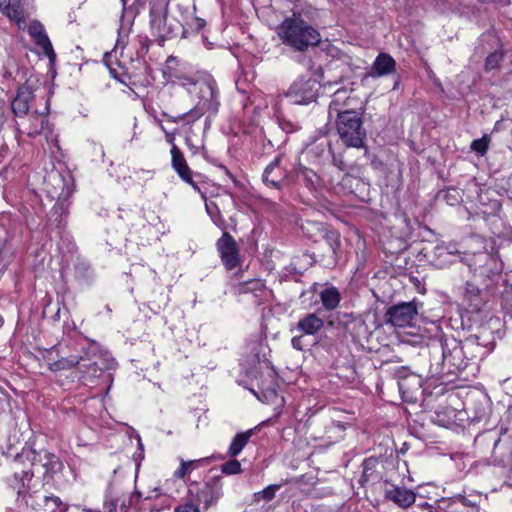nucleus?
Listing matches in <instances>:
<instances>
[{"mask_svg":"<svg viewBox=\"0 0 512 512\" xmlns=\"http://www.w3.org/2000/svg\"><path fill=\"white\" fill-rule=\"evenodd\" d=\"M37 499L42 503L38 502L37 505L41 507L43 512H57V510L64 511L66 508L62 503L61 499L57 496L46 495L44 493L37 492Z\"/></svg>","mask_w":512,"mask_h":512,"instance_id":"obj_22","label":"nucleus"},{"mask_svg":"<svg viewBox=\"0 0 512 512\" xmlns=\"http://www.w3.org/2000/svg\"><path fill=\"white\" fill-rule=\"evenodd\" d=\"M308 171L306 170L305 173H307ZM305 178H307V180H310V177H308L307 174H305Z\"/></svg>","mask_w":512,"mask_h":512,"instance_id":"obj_44","label":"nucleus"},{"mask_svg":"<svg viewBox=\"0 0 512 512\" xmlns=\"http://www.w3.org/2000/svg\"><path fill=\"white\" fill-rule=\"evenodd\" d=\"M384 497L401 508L411 506L416 499L412 490L389 484L387 481L384 482Z\"/></svg>","mask_w":512,"mask_h":512,"instance_id":"obj_16","label":"nucleus"},{"mask_svg":"<svg viewBox=\"0 0 512 512\" xmlns=\"http://www.w3.org/2000/svg\"><path fill=\"white\" fill-rule=\"evenodd\" d=\"M314 228L317 230V231H321L322 230V225L320 223H314Z\"/></svg>","mask_w":512,"mask_h":512,"instance_id":"obj_39","label":"nucleus"},{"mask_svg":"<svg viewBox=\"0 0 512 512\" xmlns=\"http://www.w3.org/2000/svg\"><path fill=\"white\" fill-rule=\"evenodd\" d=\"M418 314L415 302H403L390 307L386 313V322L394 327L411 326Z\"/></svg>","mask_w":512,"mask_h":512,"instance_id":"obj_9","label":"nucleus"},{"mask_svg":"<svg viewBox=\"0 0 512 512\" xmlns=\"http://www.w3.org/2000/svg\"><path fill=\"white\" fill-rule=\"evenodd\" d=\"M504 54L501 51H495L488 55L485 62L486 70H493L499 67Z\"/></svg>","mask_w":512,"mask_h":512,"instance_id":"obj_28","label":"nucleus"},{"mask_svg":"<svg viewBox=\"0 0 512 512\" xmlns=\"http://www.w3.org/2000/svg\"><path fill=\"white\" fill-rule=\"evenodd\" d=\"M325 239L328 242L331 249L333 250V252H335L336 249L339 248V246H340L339 234L336 231H334V230L326 231Z\"/></svg>","mask_w":512,"mask_h":512,"instance_id":"obj_32","label":"nucleus"},{"mask_svg":"<svg viewBox=\"0 0 512 512\" xmlns=\"http://www.w3.org/2000/svg\"><path fill=\"white\" fill-rule=\"evenodd\" d=\"M171 157H172V167L178 173L180 178L186 183L192 185V187L196 190H199L198 186L192 180V173L190 168L188 167L185 157L180 149L173 145L171 148Z\"/></svg>","mask_w":512,"mask_h":512,"instance_id":"obj_18","label":"nucleus"},{"mask_svg":"<svg viewBox=\"0 0 512 512\" xmlns=\"http://www.w3.org/2000/svg\"><path fill=\"white\" fill-rule=\"evenodd\" d=\"M362 466L363 471L359 479V483L362 486L376 484L382 479L383 465L379 459L374 457L367 458L363 462Z\"/></svg>","mask_w":512,"mask_h":512,"instance_id":"obj_17","label":"nucleus"},{"mask_svg":"<svg viewBox=\"0 0 512 512\" xmlns=\"http://www.w3.org/2000/svg\"><path fill=\"white\" fill-rule=\"evenodd\" d=\"M253 431L238 433L232 440L228 453L231 457H235L241 453L243 448L246 446L249 438L252 436Z\"/></svg>","mask_w":512,"mask_h":512,"instance_id":"obj_24","label":"nucleus"},{"mask_svg":"<svg viewBox=\"0 0 512 512\" xmlns=\"http://www.w3.org/2000/svg\"><path fill=\"white\" fill-rule=\"evenodd\" d=\"M282 487L281 484H271L264 488L263 490L254 493V502H259L261 499L265 501H271L275 495L276 492Z\"/></svg>","mask_w":512,"mask_h":512,"instance_id":"obj_26","label":"nucleus"},{"mask_svg":"<svg viewBox=\"0 0 512 512\" xmlns=\"http://www.w3.org/2000/svg\"><path fill=\"white\" fill-rule=\"evenodd\" d=\"M125 45H126L125 39L123 37L119 36V38L117 39L116 48H118V47L124 48Z\"/></svg>","mask_w":512,"mask_h":512,"instance_id":"obj_37","label":"nucleus"},{"mask_svg":"<svg viewBox=\"0 0 512 512\" xmlns=\"http://www.w3.org/2000/svg\"><path fill=\"white\" fill-rule=\"evenodd\" d=\"M221 260L228 270L239 265V251L235 239L227 232L223 233L216 243Z\"/></svg>","mask_w":512,"mask_h":512,"instance_id":"obj_13","label":"nucleus"},{"mask_svg":"<svg viewBox=\"0 0 512 512\" xmlns=\"http://www.w3.org/2000/svg\"><path fill=\"white\" fill-rule=\"evenodd\" d=\"M26 130H27V131H26L27 135H28V136H30V135H31V132L29 131V127H28V128H26Z\"/></svg>","mask_w":512,"mask_h":512,"instance_id":"obj_42","label":"nucleus"},{"mask_svg":"<svg viewBox=\"0 0 512 512\" xmlns=\"http://www.w3.org/2000/svg\"><path fill=\"white\" fill-rule=\"evenodd\" d=\"M302 339H303V336H295V337H293L292 340H291L292 346L295 349L303 350Z\"/></svg>","mask_w":512,"mask_h":512,"instance_id":"obj_35","label":"nucleus"},{"mask_svg":"<svg viewBox=\"0 0 512 512\" xmlns=\"http://www.w3.org/2000/svg\"><path fill=\"white\" fill-rule=\"evenodd\" d=\"M277 35L283 44L299 52L316 47L321 41L318 30L296 14L283 20L277 28Z\"/></svg>","mask_w":512,"mask_h":512,"instance_id":"obj_1","label":"nucleus"},{"mask_svg":"<svg viewBox=\"0 0 512 512\" xmlns=\"http://www.w3.org/2000/svg\"><path fill=\"white\" fill-rule=\"evenodd\" d=\"M206 461H207V459L189 460V461H185V460L181 459L179 468L174 472V477L177 479H183L193 469L198 468L200 466V464H202Z\"/></svg>","mask_w":512,"mask_h":512,"instance_id":"obj_25","label":"nucleus"},{"mask_svg":"<svg viewBox=\"0 0 512 512\" xmlns=\"http://www.w3.org/2000/svg\"><path fill=\"white\" fill-rule=\"evenodd\" d=\"M333 164L339 168V170L343 171L345 169L344 162L341 159L333 158Z\"/></svg>","mask_w":512,"mask_h":512,"instance_id":"obj_36","label":"nucleus"},{"mask_svg":"<svg viewBox=\"0 0 512 512\" xmlns=\"http://www.w3.org/2000/svg\"><path fill=\"white\" fill-rule=\"evenodd\" d=\"M32 103V89L29 85H24L23 87L19 88L16 97L12 101V110L17 118L16 125L18 126V130L25 132L21 129V126H23V122H20V120L24 118H28L30 120L31 116L29 114V110Z\"/></svg>","mask_w":512,"mask_h":512,"instance_id":"obj_12","label":"nucleus"},{"mask_svg":"<svg viewBox=\"0 0 512 512\" xmlns=\"http://www.w3.org/2000/svg\"><path fill=\"white\" fill-rule=\"evenodd\" d=\"M320 85L316 79L312 77H299L290 86L287 97L291 99L294 104H309L317 99Z\"/></svg>","mask_w":512,"mask_h":512,"instance_id":"obj_7","label":"nucleus"},{"mask_svg":"<svg viewBox=\"0 0 512 512\" xmlns=\"http://www.w3.org/2000/svg\"><path fill=\"white\" fill-rule=\"evenodd\" d=\"M40 121L42 128L39 134L44 135L48 142H51L54 145V147L59 149V146L57 144V136L53 133V129L49 126L48 123H46V126L44 127L45 117H40Z\"/></svg>","mask_w":512,"mask_h":512,"instance_id":"obj_29","label":"nucleus"},{"mask_svg":"<svg viewBox=\"0 0 512 512\" xmlns=\"http://www.w3.org/2000/svg\"><path fill=\"white\" fill-rule=\"evenodd\" d=\"M448 252H449L450 254H454V253H457L458 251H457V250L450 249Z\"/></svg>","mask_w":512,"mask_h":512,"instance_id":"obj_41","label":"nucleus"},{"mask_svg":"<svg viewBox=\"0 0 512 512\" xmlns=\"http://www.w3.org/2000/svg\"><path fill=\"white\" fill-rule=\"evenodd\" d=\"M222 480V476H214L206 481L201 489L197 490L196 498L204 504L205 509L215 505L223 496Z\"/></svg>","mask_w":512,"mask_h":512,"instance_id":"obj_10","label":"nucleus"},{"mask_svg":"<svg viewBox=\"0 0 512 512\" xmlns=\"http://www.w3.org/2000/svg\"><path fill=\"white\" fill-rule=\"evenodd\" d=\"M9 265V256L4 251L0 250V278Z\"/></svg>","mask_w":512,"mask_h":512,"instance_id":"obj_34","label":"nucleus"},{"mask_svg":"<svg viewBox=\"0 0 512 512\" xmlns=\"http://www.w3.org/2000/svg\"><path fill=\"white\" fill-rule=\"evenodd\" d=\"M0 10L10 20L15 22L20 30L27 31L32 36V25L28 23L23 4L20 0H0Z\"/></svg>","mask_w":512,"mask_h":512,"instance_id":"obj_11","label":"nucleus"},{"mask_svg":"<svg viewBox=\"0 0 512 512\" xmlns=\"http://www.w3.org/2000/svg\"><path fill=\"white\" fill-rule=\"evenodd\" d=\"M198 93V102L188 111L181 113L177 116H172L163 113L167 119L173 123L184 121L186 124H191L200 119L206 112L213 114L217 113L219 108V101L217 100V87L214 81L194 82L190 80Z\"/></svg>","mask_w":512,"mask_h":512,"instance_id":"obj_2","label":"nucleus"},{"mask_svg":"<svg viewBox=\"0 0 512 512\" xmlns=\"http://www.w3.org/2000/svg\"><path fill=\"white\" fill-rule=\"evenodd\" d=\"M63 468V463L56 455L34 451V476L42 480V486L46 492L63 486Z\"/></svg>","mask_w":512,"mask_h":512,"instance_id":"obj_4","label":"nucleus"},{"mask_svg":"<svg viewBox=\"0 0 512 512\" xmlns=\"http://www.w3.org/2000/svg\"><path fill=\"white\" fill-rule=\"evenodd\" d=\"M253 363H256V362H259V357L258 355L256 354L252 360Z\"/></svg>","mask_w":512,"mask_h":512,"instance_id":"obj_40","label":"nucleus"},{"mask_svg":"<svg viewBox=\"0 0 512 512\" xmlns=\"http://www.w3.org/2000/svg\"><path fill=\"white\" fill-rule=\"evenodd\" d=\"M339 97H340V92H339V91H337V92L334 94V99H333V100H332V102H331L330 109H332V105H333V104H335V103L338 101Z\"/></svg>","mask_w":512,"mask_h":512,"instance_id":"obj_38","label":"nucleus"},{"mask_svg":"<svg viewBox=\"0 0 512 512\" xmlns=\"http://www.w3.org/2000/svg\"><path fill=\"white\" fill-rule=\"evenodd\" d=\"M2 323H3V320H2V318L0 317V326L2 325Z\"/></svg>","mask_w":512,"mask_h":512,"instance_id":"obj_47","label":"nucleus"},{"mask_svg":"<svg viewBox=\"0 0 512 512\" xmlns=\"http://www.w3.org/2000/svg\"><path fill=\"white\" fill-rule=\"evenodd\" d=\"M150 16V25L154 34L163 40L170 38L173 33V29L166 25V12L158 9H151Z\"/></svg>","mask_w":512,"mask_h":512,"instance_id":"obj_19","label":"nucleus"},{"mask_svg":"<svg viewBox=\"0 0 512 512\" xmlns=\"http://www.w3.org/2000/svg\"><path fill=\"white\" fill-rule=\"evenodd\" d=\"M34 45L36 47L34 49L35 54L39 57L45 56L48 58V73L54 78L56 75V53L43 25L36 20H34Z\"/></svg>","mask_w":512,"mask_h":512,"instance_id":"obj_8","label":"nucleus"},{"mask_svg":"<svg viewBox=\"0 0 512 512\" xmlns=\"http://www.w3.org/2000/svg\"><path fill=\"white\" fill-rule=\"evenodd\" d=\"M43 190L51 199H56L52 209V215L65 210L64 203L70 198L74 191V178L70 172L62 173L51 169L43 178Z\"/></svg>","mask_w":512,"mask_h":512,"instance_id":"obj_5","label":"nucleus"},{"mask_svg":"<svg viewBox=\"0 0 512 512\" xmlns=\"http://www.w3.org/2000/svg\"><path fill=\"white\" fill-rule=\"evenodd\" d=\"M308 171L306 170L305 173H307ZM305 178H307V180H310V177H308L307 174H305Z\"/></svg>","mask_w":512,"mask_h":512,"instance_id":"obj_43","label":"nucleus"},{"mask_svg":"<svg viewBox=\"0 0 512 512\" xmlns=\"http://www.w3.org/2000/svg\"><path fill=\"white\" fill-rule=\"evenodd\" d=\"M337 111L336 127L340 140L346 147L362 148L366 130L360 114L353 110Z\"/></svg>","mask_w":512,"mask_h":512,"instance_id":"obj_3","label":"nucleus"},{"mask_svg":"<svg viewBox=\"0 0 512 512\" xmlns=\"http://www.w3.org/2000/svg\"><path fill=\"white\" fill-rule=\"evenodd\" d=\"M320 298L326 309L333 310L338 306L341 296L335 287H329L320 293Z\"/></svg>","mask_w":512,"mask_h":512,"instance_id":"obj_23","label":"nucleus"},{"mask_svg":"<svg viewBox=\"0 0 512 512\" xmlns=\"http://www.w3.org/2000/svg\"><path fill=\"white\" fill-rule=\"evenodd\" d=\"M31 450L24 448L23 451L14 458L15 472L13 488L17 490L18 501L28 507V499L30 498V474L32 468V460L29 459Z\"/></svg>","mask_w":512,"mask_h":512,"instance_id":"obj_6","label":"nucleus"},{"mask_svg":"<svg viewBox=\"0 0 512 512\" xmlns=\"http://www.w3.org/2000/svg\"><path fill=\"white\" fill-rule=\"evenodd\" d=\"M88 357L94 358V361L89 365V370H92L91 375L94 377L99 376L98 372L105 369L112 368L114 360L110 359L109 353L103 350L102 347L95 341L89 343L88 348L85 350Z\"/></svg>","mask_w":512,"mask_h":512,"instance_id":"obj_14","label":"nucleus"},{"mask_svg":"<svg viewBox=\"0 0 512 512\" xmlns=\"http://www.w3.org/2000/svg\"><path fill=\"white\" fill-rule=\"evenodd\" d=\"M79 364V358L72 356L70 358H62L54 363L49 364V369L52 371L70 369Z\"/></svg>","mask_w":512,"mask_h":512,"instance_id":"obj_27","label":"nucleus"},{"mask_svg":"<svg viewBox=\"0 0 512 512\" xmlns=\"http://www.w3.org/2000/svg\"><path fill=\"white\" fill-rule=\"evenodd\" d=\"M395 68H396L395 60L387 53H380L376 57L373 65L371 67V70H372L371 75L377 76V77L388 75V74H391L392 72H394Z\"/></svg>","mask_w":512,"mask_h":512,"instance_id":"obj_20","label":"nucleus"},{"mask_svg":"<svg viewBox=\"0 0 512 512\" xmlns=\"http://www.w3.org/2000/svg\"><path fill=\"white\" fill-rule=\"evenodd\" d=\"M324 321L315 313H310L297 323V329L306 335H314L322 329Z\"/></svg>","mask_w":512,"mask_h":512,"instance_id":"obj_21","label":"nucleus"},{"mask_svg":"<svg viewBox=\"0 0 512 512\" xmlns=\"http://www.w3.org/2000/svg\"><path fill=\"white\" fill-rule=\"evenodd\" d=\"M174 512H200V510L197 505L189 501L176 507Z\"/></svg>","mask_w":512,"mask_h":512,"instance_id":"obj_33","label":"nucleus"},{"mask_svg":"<svg viewBox=\"0 0 512 512\" xmlns=\"http://www.w3.org/2000/svg\"><path fill=\"white\" fill-rule=\"evenodd\" d=\"M221 471L227 475H234L241 472V464L238 460H230L221 466Z\"/></svg>","mask_w":512,"mask_h":512,"instance_id":"obj_31","label":"nucleus"},{"mask_svg":"<svg viewBox=\"0 0 512 512\" xmlns=\"http://www.w3.org/2000/svg\"><path fill=\"white\" fill-rule=\"evenodd\" d=\"M161 129L167 134L166 130L164 129V126H161Z\"/></svg>","mask_w":512,"mask_h":512,"instance_id":"obj_45","label":"nucleus"},{"mask_svg":"<svg viewBox=\"0 0 512 512\" xmlns=\"http://www.w3.org/2000/svg\"><path fill=\"white\" fill-rule=\"evenodd\" d=\"M402 387H403V384L399 383V388L402 389Z\"/></svg>","mask_w":512,"mask_h":512,"instance_id":"obj_46","label":"nucleus"},{"mask_svg":"<svg viewBox=\"0 0 512 512\" xmlns=\"http://www.w3.org/2000/svg\"><path fill=\"white\" fill-rule=\"evenodd\" d=\"M489 141V137L485 135L480 139L474 140L471 143V149L480 155H484L487 152Z\"/></svg>","mask_w":512,"mask_h":512,"instance_id":"obj_30","label":"nucleus"},{"mask_svg":"<svg viewBox=\"0 0 512 512\" xmlns=\"http://www.w3.org/2000/svg\"><path fill=\"white\" fill-rule=\"evenodd\" d=\"M282 158L276 157L264 170L263 181L266 185L282 189L288 185V171L281 166Z\"/></svg>","mask_w":512,"mask_h":512,"instance_id":"obj_15","label":"nucleus"}]
</instances>
